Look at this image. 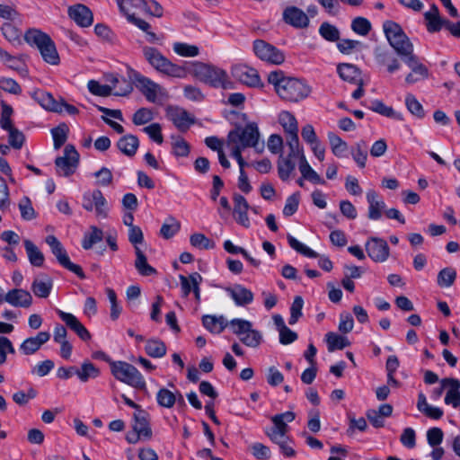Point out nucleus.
Instances as JSON below:
<instances>
[{
	"label": "nucleus",
	"mask_w": 460,
	"mask_h": 460,
	"mask_svg": "<svg viewBox=\"0 0 460 460\" xmlns=\"http://www.w3.org/2000/svg\"><path fill=\"white\" fill-rule=\"evenodd\" d=\"M203 326L210 332L219 334L227 326L224 316L204 315L202 317Z\"/></svg>",
	"instance_id": "35"
},
{
	"label": "nucleus",
	"mask_w": 460,
	"mask_h": 460,
	"mask_svg": "<svg viewBox=\"0 0 460 460\" xmlns=\"http://www.w3.org/2000/svg\"><path fill=\"white\" fill-rule=\"evenodd\" d=\"M135 268L141 276L148 277L157 273L156 270L148 264L147 258L140 248H137Z\"/></svg>",
	"instance_id": "36"
},
{
	"label": "nucleus",
	"mask_w": 460,
	"mask_h": 460,
	"mask_svg": "<svg viewBox=\"0 0 460 460\" xmlns=\"http://www.w3.org/2000/svg\"><path fill=\"white\" fill-rule=\"evenodd\" d=\"M103 238V232L97 226H92L90 232L85 233L82 241V246L84 250L91 249L95 243L101 242Z\"/></svg>",
	"instance_id": "47"
},
{
	"label": "nucleus",
	"mask_w": 460,
	"mask_h": 460,
	"mask_svg": "<svg viewBox=\"0 0 460 460\" xmlns=\"http://www.w3.org/2000/svg\"><path fill=\"white\" fill-rule=\"evenodd\" d=\"M233 75L241 83L249 86H257L261 83L257 71L246 66H236L233 69Z\"/></svg>",
	"instance_id": "25"
},
{
	"label": "nucleus",
	"mask_w": 460,
	"mask_h": 460,
	"mask_svg": "<svg viewBox=\"0 0 460 460\" xmlns=\"http://www.w3.org/2000/svg\"><path fill=\"white\" fill-rule=\"evenodd\" d=\"M24 40L31 46H35L43 60L52 66L60 62L56 45L51 38L38 29H30L24 34Z\"/></svg>",
	"instance_id": "2"
},
{
	"label": "nucleus",
	"mask_w": 460,
	"mask_h": 460,
	"mask_svg": "<svg viewBox=\"0 0 460 460\" xmlns=\"http://www.w3.org/2000/svg\"><path fill=\"white\" fill-rule=\"evenodd\" d=\"M279 122L287 134V145L292 152L297 151L299 146L298 126L296 117L289 111H281L279 115Z\"/></svg>",
	"instance_id": "13"
},
{
	"label": "nucleus",
	"mask_w": 460,
	"mask_h": 460,
	"mask_svg": "<svg viewBox=\"0 0 460 460\" xmlns=\"http://www.w3.org/2000/svg\"><path fill=\"white\" fill-rule=\"evenodd\" d=\"M350 154L359 168L366 167L367 160V146L363 140L357 142L350 149Z\"/></svg>",
	"instance_id": "42"
},
{
	"label": "nucleus",
	"mask_w": 460,
	"mask_h": 460,
	"mask_svg": "<svg viewBox=\"0 0 460 460\" xmlns=\"http://www.w3.org/2000/svg\"><path fill=\"white\" fill-rule=\"evenodd\" d=\"M172 154L177 157H187L190 151V145L181 137H172Z\"/></svg>",
	"instance_id": "53"
},
{
	"label": "nucleus",
	"mask_w": 460,
	"mask_h": 460,
	"mask_svg": "<svg viewBox=\"0 0 460 460\" xmlns=\"http://www.w3.org/2000/svg\"><path fill=\"white\" fill-rule=\"evenodd\" d=\"M443 387H447L445 403L454 408L460 406V381L456 378H444L440 381Z\"/></svg>",
	"instance_id": "24"
},
{
	"label": "nucleus",
	"mask_w": 460,
	"mask_h": 460,
	"mask_svg": "<svg viewBox=\"0 0 460 460\" xmlns=\"http://www.w3.org/2000/svg\"><path fill=\"white\" fill-rule=\"evenodd\" d=\"M79 164V154L72 145H66L64 149V155L55 160L57 173L60 176L68 177L72 175Z\"/></svg>",
	"instance_id": "11"
},
{
	"label": "nucleus",
	"mask_w": 460,
	"mask_h": 460,
	"mask_svg": "<svg viewBox=\"0 0 460 460\" xmlns=\"http://www.w3.org/2000/svg\"><path fill=\"white\" fill-rule=\"evenodd\" d=\"M320 35L328 41H337L340 40V31L338 28L329 22H323L319 28Z\"/></svg>",
	"instance_id": "56"
},
{
	"label": "nucleus",
	"mask_w": 460,
	"mask_h": 460,
	"mask_svg": "<svg viewBox=\"0 0 460 460\" xmlns=\"http://www.w3.org/2000/svg\"><path fill=\"white\" fill-rule=\"evenodd\" d=\"M134 420L133 429L142 435L143 438H150L152 430L149 425L148 414L143 410H138L134 413Z\"/></svg>",
	"instance_id": "31"
},
{
	"label": "nucleus",
	"mask_w": 460,
	"mask_h": 460,
	"mask_svg": "<svg viewBox=\"0 0 460 460\" xmlns=\"http://www.w3.org/2000/svg\"><path fill=\"white\" fill-rule=\"evenodd\" d=\"M304 155V151L300 148V146H297V151L292 152V149H289V153L286 157L282 155L279 156L278 161V173L279 178L286 181L289 179L293 172L296 168V159H299L301 161V157Z\"/></svg>",
	"instance_id": "14"
},
{
	"label": "nucleus",
	"mask_w": 460,
	"mask_h": 460,
	"mask_svg": "<svg viewBox=\"0 0 460 460\" xmlns=\"http://www.w3.org/2000/svg\"><path fill=\"white\" fill-rule=\"evenodd\" d=\"M367 200L368 203V218L371 220L380 219L385 208V201L379 199L378 194L374 190H369L367 192Z\"/></svg>",
	"instance_id": "26"
},
{
	"label": "nucleus",
	"mask_w": 460,
	"mask_h": 460,
	"mask_svg": "<svg viewBox=\"0 0 460 460\" xmlns=\"http://www.w3.org/2000/svg\"><path fill=\"white\" fill-rule=\"evenodd\" d=\"M288 242L292 249L303 254L304 256H306L308 258L319 257V254L316 252H314L308 246L305 245L304 243H300L297 239H296L294 236L290 234H288Z\"/></svg>",
	"instance_id": "54"
},
{
	"label": "nucleus",
	"mask_w": 460,
	"mask_h": 460,
	"mask_svg": "<svg viewBox=\"0 0 460 460\" xmlns=\"http://www.w3.org/2000/svg\"><path fill=\"white\" fill-rule=\"evenodd\" d=\"M456 279V271L452 267L442 269L438 274V285L441 288L451 287Z\"/></svg>",
	"instance_id": "49"
},
{
	"label": "nucleus",
	"mask_w": 460,
	"mask_h": 460,
	"mask_svg": "<svg viewBox=\"0 0 460 460\" xmlns=\"http://www.w3.org/2000/svg\"><path fill=\"white\" fill-rule=\"evenodd\" d=\"M82 206L87 211L94 210L97 217L106 218L108 217L107 200L98 189L84 194Z\"/></svg>",
	"instance_id": "12"
},
{
	"label": "nucleus",
	"mask_w": 460,
	"mask_h": 460,
	"mask_svg": "<svg viewBox=\"0 0 460 460\" xmlns=\"http://www.w3.org/2000/svg\"><path fill=\"white\" fill-rule=\"evenodd\" d=\"M181 229V223L174 217H169L162 226L160 234L164 239H170Z\"/></svg>",
	"instance_id": "51"
},
{
	"label": "nucleus",
	"mask_w": 460,
	"mask_h": 460,
	"mask_svg": "<svg viewBox=\"0 0 460 460\" xmlns=\"http://www.w3.org/2000/svg\"><path fill=\"white\" fill-rule=\"evenodd\" d=\"M172 49L181 57L194 58L199 54V49L197 46L184 42H175Z\"/></svg>",
	"instance_id": "52"
},
{
	"label": "nucleus",
	"mask_w": 460,
	"mask_h": 460,
	"mask_svg": "<svg viewBox=\"0 0 460 460\" xmlns=\"http://www.w3.org/2000/svg\"><path fill=\"white\" fill-rule=\"evenodd\" d=\"M295 420V413L293 411H286L284 413L274 415L271 418V421L274 424L270 430L279 432H288V423L292 422Z\"/></svg>",
	"instance_id": "40"
},
{
	"label": "nucleus",
	"mask_w": 460,
	"mask_h": 460,
	"mask_svg": "<svg viewBox=\"0 0 460 460\" xmlns=\"http://www.w3.org/2000/svg\"><path fill=\"white\" fill-rule=\"evenodd\" d=\"M365 246L367 255L376 262H384L390 255L389 246L386 241L382 238L371 237Z\"/></svg>",
	"instance_id": "15"
},
{
	"label": "nucleus",
	"mask_w": 460,
	"mask_h": 460,
	"mask_svg": "<svg viewBox=\"0 0 460 460\" xmlns=\"http://www.w3.org/2000/svg\"><path fill=\"white\" fill-rule=\"evenodd\" d=\"M268 81L274 85L279 96L288 102H299L306 98L311 93V87L305 81L285 76L281 70L270 72L268 75Z\"/></svg>",
	"instance_id": "1"
},
{
	"label": "nucleus",
	"mask_w": 460,
	"mask_h": 460,
	"mask_svg": "<svg viewBox=\"0 0 460 460\" xmlns=\"http://www.w3.org/2000/svg\"><path fill=\"white\" fill-rule=\"evenodd\" d=\"M118 6L122 13L129 19L136 16L137 11H144L146 7L147 0H116Z\"/></svg>",
	"instance_id": "29"
},
{
	"label": "nucleus",
	"mask_w": 460,
	"mask_h": 460,
	"mask_svg": "<svg viewBox=\"0 0 460 460\" xmlns=\"http://www.w3.org/2000/svg\"><path fill=\"white\" fill-rule=\"evenodd\" d=\"M75 374L81 382L86 383L90 378H96L100 376L101 371L92 362L85 360L82 363L80 368L75 370Z\"/></svg>",
	"instance_id": "39"
},
{
	"label": "nucleus",
	"mask_w": 460,
	"mask_h": 460,
	"mask_svg": "<svg viewBox=\"0 0 460 460\" xmlns=\"http://www.w3.org/2000/svg\"><path fill=\"white\" fill-rule=\"evenodd\" d=\"M57 314L66 325L75 332L78 337L86 341L91 339V334L84 324L72 314L58 309Z\"/></svg>",
	"instance_id": "22"
},
{
	"label": "nucleus",
	"mask_w": 460,
	"mask_h": 460,
	"mask_svg": "<svg viewBox=\"0 0 460 460\" xmlns=\"http://www.w3.org/2000/svg\"><path fill=\"white\" fill-rule=\"evenodd\" d=\"M139 146L138 138L135 135H125L117 142L118 148L129 157L133 156Z\"/></svg>",
	"instance_id": "34"
},
{
	"label": "nucleus",
	"mask_w": 460,
	"mask_h": 460,
	"mask_svg": "<svg viewBox=\"0 0 460 460\" xmlns=\"http://www.w3.org/2000/svg\"><path fill=\"white\" fill-rule=\"evenodd\" d=\"M1 31L4 39L13 47L22 45V31L11 22H4Z\"/></svg>",
	"instance_id": "37"
},
{
	"label": "nucleus",
	"mask_w": 460,
	"mask_h": 460,
	"mask_svg": "<svg viewBox=\"0 0 460 460\" xmlns=\"http://www.w3.org/2000/svg\"><path fill=\"white\" fill-rule=\"evenodd\" d=\"M328 139L333 155L337 157L343 156L345 152L348 150L347 143L332 132L328 133Z\"/></svg>",
	"instance_id": "50"
},
{
	"label": "nucleus",
	"mask_w": 460,
	"mask_h": 460,
	"mask_svg": "<svg viewBox=\"0 0 460 460\" xmlns=\"http://www.w3.org/2000/svg\"><path fill=\"white\" fill-rule=\"evenodd\" d=\"M3 302H6L15 307L28 308L32 304V296L27 290L13 288L4 294Z\"/></svg>",
	"instance_id": "20"
},
{
	"label": "nucleus",
	"mask_w": 460,
	"mask_h": 460,
	"mask_svg": "<svg viewBox=\"0 0 460 460\" xmlns=\"http://www.w3.org/2000/svg\"><path fill=\"white\" fill-rule=\"evenodd\" d=\"M190 243L193 247L198 249L208 250L215 246L213 241L208 239L205 234L199 233L191 234L190 237Z\"/></svg>",
	"instance_id": "60"
},
{
	"label": "nucleus",
	"mask_w": 460,
	"mask_h": 460,
	"mask_svg": "<svg viewBox=\"0 0 460 460\" xmlns=\"http://www.w3.org/2000/svg\"><path fill=\"white\" fill-rule=\"evenodd\" d=\"M252 49L258 58L269 64L280 65L285 61V54L263 40H255Z\"/></svg>",
	"instance_id": "10"
},
{
	"label": "nucleus",
	"mask_w": 460,
	"mask_h": 460,
	"mask_svg": "<svg viewBox=\"0 0 460 460\" xmlns=\"http://www.w3.org/2000/svg\"><path fill=\"white\" fill-rule=\"evenodd\" d=\"M283 20L296 29H304L309 25L308 16L296 6L287 7L283 12Z\"/></svg>",
	"instance_id": "19"
},
{
	"label": "nucleus",
	"mask_w": 460,
	"mask_h": 460,
	"mask_svg": "<svg viewBox=\"0 0 460 460\" xmlns=\"http://www.w3.org/2000/svg\"><path fill=\"white\" fill-rule=\"evenodd\" d=\"M225 290L238 306L247 305L253 301V293L243 285L234 284Z\"/></svg>",
	"instance_id": "23"
},
{
	"label": "nucleus",
	"mask_w": 460,
	"mask_h": 460,
	"mask_svg": "<svg viewBox=\"0 0 460 460\" xmlns=\"http://www.w3.org/2000/svg\"><path fill=\"white\" fill-rule=\"evenodd\" d=\"M68 128L62 124L51 129L55 149H59L66 141Z\"/></svg>",
	"instance_id": "58"
},
{
	"label": "nucleus",
	"mask_w": 460,
	"mask_h": 460,
	"mask_svg": "<svg viewBox=\"0 0 460 460\" xmlns=\"http://www.w3.org/2000/svg\"><path fill=\"white\" fill-rule=\"evenodd\" d=\"M299 171L304 179L314 183L324 184L325 181L310 166L305 155H302L299 162Z\"/></svg>",
	"instance_id": "38"
},
{
	"label": "nucleus",
	"mask_w": 460,
	"mask_h": 460,
	"mask_svg": "<svg viewBox=\"0 0 460 460\" xmlns=\"http://www.w3.org/2000/svg\"><path fill=\"white\" fill-rule=\"evenodd\" d=\"M167 117L181 131H187L194 123V117L180 107H168Z\"/></svg>",
	"instance_id": "16"
},
{
	"label": "nucleus",
	"mask_w": 460,
	"mask_h": 460,
	"mask_svg": "<svg viewBox=\"0 0 460 460\" xmlns=\"http://www.w3.org/2000/svg\"><path fill=\"white\" fill-rule=\"evenodd\" d=\"M1 107L2 113L0 118V127L4 130L9 131L15 128L13 127L11 119L13 111V108L4 102H1Z\"/></svg>",
	"instance_id": "57"
},
{
	"label": "nucleus",
	"mask_w": 460,
	"mask_h": 460,
	"mask_svg": "<svg viewBox=\"0 0 460 460\" xmlns=\"http://www.w3.org/2000/svg\"><path fill=\"white\" fill-rule=\"evenodd\" d=\"M260 133L255 123H248L243 128L232 130L228 134V146L243 150L246 147H256L259 143Z\"/></svg>",
	"instance_id": "7"
},
{
	"label": "nucleus",
	"mask_w": 460,
	"mask_h": 460,
	"mask_svg": "<svg viewBox=\"0 0 460 460\" xmlns=\"http://www.w3.org/2000/svg\"><path fill=\"white\" fill-rule=\"evenodd\" d=\"M327 348L330 352L336 349H342L350 345L349 340L345 336L339 335L335 332H330L325 335Z\"/></svg>",
	"instance_id": "45"
},
{
	"label": "nucleus",
	"mask_w": 460,
	"mask_h": 460,
	"mask_svg": "<svg viewBox=\"0 0 460 460\" xmlns=\"http://www.w3.org/2000/svg\"><path fill=\"white\" fill-rule=\"evenodd\" d=\"M374 55L377 64L385 66L389 74H393L401 68L399 59L388 49L378 46L375 49Z\"/></svg>",
	"instance_id": "17"
},
{
	"label": "nucleus",
	"mask_w": 460,
	"mask_h": 460,
	"mask_svg": "<svg viewBox=\"0 0 460 460\" xmlns=\"http://www.w3.org/2000/svg\"><path fill=\"white\" fill-rule=\"evenodd\" d=\"M145 351L151 358H160L165 356L167 349L161 340L149 339L146 342Z\"/></svg>",
	"instance_id": "41"
},
{
	"label": "nucleus",
	"mask_w": 460,
	"mask_h": 460,
	"mask_svg": "<svg viewBox=\"0 0 460 460\" xmlns=\"http://www.w3.org/2000/svg\"><path fill=\"white\" fill-rule=\"evenodd\" d=\"M337 72L340 77L350 84H358L362 81L361 71L355 65L343 63L337 66Z\"/></svg>",
	"instance_id": "30"
},
{
	"label": "nucleus",
	"mask_w": 460,
	"mask_h": 460,
	"mask_svg": "<svg viewBox=\"0 0 460 460\" xmlns=\"http://www.w3.org/2000/svg\"><path fill=\"white\" fill-rule=\"evenodd\" d=\"M31 97L37 101L40 105L47 111H59L58 101L55 100L52 94L42 90H36L31 93Z\"/></svg>",
	"instance_id": "33"
},
{
	"label": "nucleus",
	"mask_w": 460,
	"mask_h": 460,
	"mask_svg": "<svg viewBox=\"0 0 460 460\" xmlns=\"http://www.w3.org/2000/svg\"><path fill=\"white\" fill-rule=\"evenodd\" d=\"M427 31L430 33L439 31L442 27L446 28L448 20L442 19L439 15L438 8L436 4H432L430 9L424 13Z\"/></svg>",
	"instance_id": "27"
},
{
	"label": "nucleus",
	"mask_w": 460,
	"mask_h": 460,
	"mask_svg": "<svg viewBox=\"0 0 460 460\" xmlns=\"http://www.w3.org/2000/svg\"><path fill=\"white\" fill-rule=\"evenodd\" d=\"M130 78L136 88L149 102L155 103L167 95L166 91L159 84L137 71H133Z\"/></svg>",
	"instance_id": "8"
},
{
	"label": "nucleus",
	"mask_w": 460,
	"mask_h": 460,
	"mask_svg": "<svg viewBox=\"0 0 460 460\" xmlns=\"http://www.w3.org/2000/svg\"><path fill=\"white\" fill-rule=\"evenodd\" d=\"M111 371L113 376L128 385L137 389L146 388V381L138 369L125 361H111Z\"/></svg>",
	"instance_id": "4"
},
{
	"label": "nucleus",
	"mask_w": 460,
	"mask_h": 460,
	"mask_svg": "<svg viewBox=\"0 0 460 460\" xmlns=\"http://www.w3.org/2000/svg\"><path fill=\"white\" fill-rule=\"evenodd\" d=\"M405 105L408 111L419 119L425 116V112L421 103L415 98L413 94L408 93L405 97Z\"/></svg>",
	"instance_id": "55"
},
{
	"label": "nucleus",
	"mask_w": 460,
	"mask_h": 460,
	"mask_svg": "<svg viewBox=\"0 0 460 460\" xmlns=\"http://www.w3.org/2000/svg\"><path fill=\"white\" fill-rule=\"evenodd\" d=\"M233 332L238 336H243L247 332L250 331L252 324L251 322L240 318H235L229 323Z\"/></svg>",
	"instance_id": "64"
},
{
	"label": "nucleus",
	"mask_w": 460,
	"mask_h": 460,
	"mask_svg": "<svg viewBox=\"0 0 460 460\" xmlns=\"http://www.w3.org/2000/svg\"><path fill=\"white\" fill-rule=\"evenodd\" d=\"M24 247L31 264L35 267H41L44 262V255L40 249L28 239L24 240Z\"/></svg>",
	"instance_id": "44"
},
{
	"label": "nucleus",
	"mask_w": 460,
	"mask_h": 460,
	"mask_svg": "<svg viewBox=\"0 0 460 460\" xmlns=\"http://www.w3.org/2000/svg\"><path fill=\"white\" fill-rule=\"evenodd\" d=\"M88 90L91 93L106 97L112 93V87L106 84H101L95 80H90L87 84Z\"/></svg>",
	"instance_id": "61"
},
{
	"label": "nucleus",
	"mask_w": 460,
	"mask_h": 460,
	"mask_svg": "<svg viewBox=\"0 0 460 460\" xmlns=\"http://www.w3.org/2000/svg\"><path fill=\"white\" fill-rule=\"evenodd\" d=\"M194 75L201 82L213 87L228 88L230 82L225 70L205 63H196L193 66Z\"/></svg>",
	"instance_id": "6"
},
{
	"label": "nucleus",
	"mask_w": 460,
	"mask_h": 460,
	"mask_svg": "<svg viewBox=\"0 0 460 460\" xmlns=\"http://www.w3.org/2000/svg\"><path fill=\"white\" fill-rule=\"evenodd\" d=\"M128 21L146 33L147 41L153 43L157 40L156 34L150 31L151 25L147 22L137 16H133Z\"/></svg>",
	"instance_id": "59"
},
{
	"label": "nucleus",
	"mask_w": 460,
	"mask_h": 460,
	"mask_svg": "<svg viewBox=\"0 0 460 460\" xmlns=\"http://www.w3.org/2000/svg\"><path fill=\"white\" fill-rule=\"evenodd\" d=\"M142 51L146 61L156 71L175 78H183L186 76L187 72L183 66L171 62L158 49L146 46L142 49Z\"/></svg>",
	"instance_id": "3"
},
{
	"label": "nucleus",
	"mask_w": 460,
	"mask_h": 460,
	"mask_svg": "<svg viewBox=\"0 0 460 460\" xmlns=\"http://www.w3.org/2000/svg\"><path fill=\"white\" fill-rule=\"evenodd\" d=\"M68 16L80 27H89L93 24L92 11L84 4H76L68 8Z\"/></svg>",
	"instance_id": "18"
},
{
	"label": "nucleus",
	"mask_w": 460,
	"mask_h": 460,
	"mask_svg": "<svg viewBox=\"0 0 460 460\" xmlns=\"http://www.w3.org/2000/svg\"><path fill=\"white\" fill-rule=\"evenodd\" d=\"M383 30L390 46L399 56L411 54L413 45L397 22L385 21L383 23Z\"/></svg>",
	"instance_id": "5"
},
{
	"label": "nucleus",
	"mask_w": 460,
	"mask_h": 460,
	"mask_svg": "<svg viewBox=\"0 0 460 460\" xmlns=\"http://www.w3.org/2000/svg\"><path fill=\"white\" fill-rule=\"evenodd\" d=\"M46 243L50 247L51 252L62 267L75 273L81 279H85V274L81 266L70 261L66 251L56 236L48 235L46 237Z\"/></svg>",
	"instance_id": "9"
},
{
	"label": "nucleus",
	"mask_w": 460,
	"mask_h": 460,
	"mask_svg": "<svg viewBox=\"0 0 460 460\" xmlns=\"http://www.w3.org/2000/svg\"><path fill=\"white\" fill-rule=\"evenodd\" d=\"M154 119L153 111L148 108H140L134 114L132 121L136 126L145 125Z\"/></svg>",
	"instance_id": "62"
},
{
	"label": "nucleus",
	"mask_w": 460,
	"mask_h": 460,
	"mask_svg": "<svg viewBox=\"0 0 460 460\" xmlns=\"http://www.w3.org/2000/svg\"><path fill=\"white\" fill-rule=\"evenodd\" d=\"M404 63L411 68V72L420 78L425 79L429 75L428 68L420 62L417 56L414 55L413 49L411 54H402L401 56Z\"/></svg>",
	"instance_id": "32"
},
{
	"label": "nucleus",
	"mask_w": 460,
	"mask_h": 460,
	"mask_svg": "<svg viewBox=\"0 0 460 460\" xmlns=\"http://www.w3.org/2000/svg\"><path fill=\"white\" fill-rule=\"evenodd\" d=\"M50 339L49 332H40L34 337L25 339L19 347V350L26 356L36 353L40 347Z\"/></svg>",
	"instance_id": "21"
},
{
	"label": "nucleus",
	"mask_w": 460,
	"mask_h": 460,
	"mask_svg": "<svg viewBox=\"0 0 460 460\" xmlns=\"http://www.w3.org/2000/svg\"><path fill=\"white\" fill-rule=\"evenodd\" d=\"M234 213L236 215V222L245 228L250 227V219L247 214L249 204L247 200L242 195L235 194L234 196Z\"/></svg>",
	"instance_id": "28"
},
{
	"label": "nucleus",
	"mask_w": 460,
	"mask_h": 460,
	"mask_svg": "<svg viewBox=\"0 0 460 460\" xmlns=\"http://www.w3.org/2000/svg\"><path fill=\"white\" fill-rule=\"evenodd\" d=\"M176 398H177V395L173 392H172L166 388L159 389L156 394L157 403L161 407H164V408H168V409H171L173 407V405L176 402Z\"/></svg>",
	"instance_id": "48"
},
{
	"label": "nucleus",
	"mask_w": 460,
	"mask_h": 460,
	"mask_svg": "<svg viewBox=\"0 0 460 460\" xmlns=\"http://www.w3.org/2000/svg\"><path fill=\"white\" fill-rule=\"evenodd\" d=\"M369 109L374 112H376L385 117L392 118L397 120H402V116L401 113L396 112L392 107L385 105L380 100L371 101Z\"/></svg>",
	"instance_id": "43"
},
{
	"label": "nucleus",
	"mask_w": 460,
	"mask_h": 460,
	"mask_svg": "<svg viewBox=\"0 0 460 460\" xmlns=\"http://www.w3.org/2000/svg\"><path fill=\"white\" fill-rule=\"evenodd\" d=\"M351 29L357 34L366 36L371 30V23L364 17H357L351 22Z\"/></svg>",
	"instance_id": "63"
},
{
	"label": "nucleus",
	"mask_w": 460,
	"mask_h": 460,
	"mask_svg": "<svg viewBox=\"0 0 460 460\" xmlns=\"http://www.w3.org/2000/svg\"><path fill=\"white\" fill-rule=\"evenodd\" d=\"M52 286V280L48 277L43 279H35L31 289L35 296L45 298L49 296Z\"/></svg>",
	"instance_id": "46"
}]
</instances>
